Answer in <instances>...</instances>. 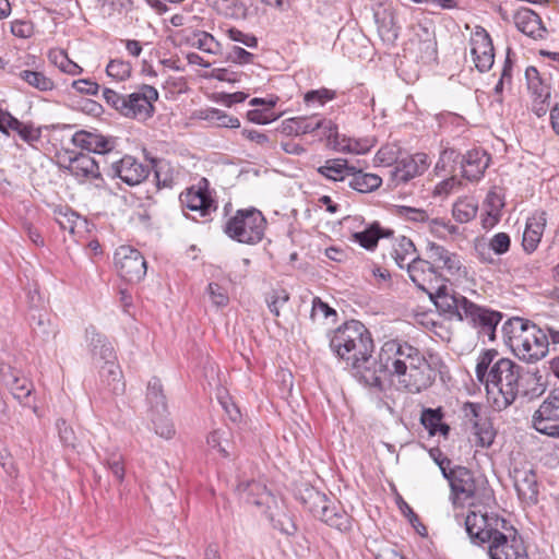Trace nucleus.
Instances as JSON below:
<instances>
[{"instance_id": "52", "label": "nucleus", "mask_w": 559, "mask_h": 559, "mask_svg": "<svg viewBox=\"0 0 559 559\" xmlns=\"http://www.w3.org/2000/svg\"><path fill=\"white\" fill-rule=\"evenodd\" d=\"M281 117L280 114H276L274 111V108L264 107V108H255L250 109L247 112V119L250 122L257 123V124H266L270 122H273L277 120Z\"/></svg>"}, {"instance_id": "51", "label": "nucleus", "mask_w": 559, "mask_h": 559, "mask_svg": "<svg viewBox=\"0 0 559 559\" xmlns=\"http://www.w3.org/2000/svg\"><path fill=\"white\" fill-rule=\"evenodd\" d=\"M429 229L438 237L445 238L448 235H457L459 227L444 218H428Z\"/></svg>"}, {"instance_id": "27", "label": "nucleus", "mask_w": 559, "mask_h": 559, "mask_svg": "<svg viewBox=\"0 0 559 559\" xmlns=\"http://www.w3.org/2000/svg\"><path fill=\"white\" fill-rule=\"evenodd\" d=\"M490 163V156L481 148H472L462 156L463 177L469 181L479 180Z\"/></svg>"}, {"instance_id": "45", "label": "nucleus", "mask_w": 559, "mask_h": 559, "mask_svg": "<svg viewBox=\"0 0 559 559\" xmlns=\"http://www.w3.org/2000/svg\"><path fill=\"white\" fill-rule=\"evenodd\" d=\"M19 76L28 85L41 92L51 91L55 87L53 81L39 71L23 70L19 73Z\"/></svg>"}, {"instance_id": "40", "label": "nucleus", "mask_w": 559, "mask_h": 559, "mask_svg": "<svg viewBox=\"0 0 559 559\" xmlns=\"http://www.w3.org/2000/svg\"><path fill=\"white\" fill-rule=\"evenodd\" d=\"M391 255L401 269L407 266L413 258H417L414 242L405 236L397 238L393 245Z\"/></svg>"}, {"instance_id": "20", "label": "nucleus", "mask_w": 559, "mask_h": 559, "mask_svg": "<svg viewBox=\"0 0 559 559\" xmlns=\"http://www.w3.org/2000/svg\"><path fill=\"white\" fill-rule=\"evenodd\" d=\"M520 500L528 506L538 502V484L534 469L528 464L515 465L510 472Z\"/></svg>"}, {"instance_id": "26", "label": "nucleus", "mask_w": 559, "mask_h": 559, "mask_svg": "<svg viewBox=\"0 0 559 559\" xmlns=\"http://www.w3.org/2000/svg\"><path fill=\"white\" fill-rule=\"evenodd\" d=\"M547 224V215L544 211L533 213L526 221L523 233V250L531 254L536 251L544 235Z\"/></svg>"}, {"instance_id": "18", "label": "nucleus", "mask_w": 559, "mask_h": 559, "mask_svg": "<svg viewBox=\"0 0 559 559\" xmlns=\"http://www.w3.org/2000/svg\"><path fill=\"white\" fill-rule=\"evenodd\" d=\"M407 272L413 283L423 292L430 293L444 277L437 271L431 259L413 258L407 263Z\"/></svg>"}, {"instance_id": "28", "label": "nucleus", "mask_w": 559, "mask_h": 559, "mask_svg": "<svg viewBox=\"0 0 559 559\" xmlns=\"http://www.w3.org/2000/svg\"><path fill=\"white\" fill-rule=\"evenodd\" d=\"M90 352L95 364L117 359L115 349L107 337L99 333L95 326L90 325L85 330Z\"/></svg>"}, {"instance_id": "13", "label": "nucleus", "mask_w": 559, "mask_h": 559, "mask_svg": "<svg viewBox=\"0 0 559 559\" xmlns=\"http://www.w3.org/2000/svg\"><path fill=\"white\" fill-rule=\"evenodd\" d=\"M451 487L453 504L463 506L475 497L478 489V480L472 471L463 466H455L447 476Z\"/></svg>"}, {"instance_id": "54", "label": "nucleus", "mask_w": 559, "mask_h": 559, "mask_svg": "<svg viewBox=\"0 0 559 559\" xmlns=\"http://www.w3.org/2000/svg\"><path fill=\"white\" fill-rule=\"evenodd\" d=\"M336 96L335 91L322 87L319 90H312L305 94L304 100L306 104H319L324 105L326 102L334 99Z\"/></svg>"}, {"instance_id": "3", "label": "nucleus", "mask_w": 559, "mask_h": 559, "mask_svg": "<svg viewBox=\"0 0 559 559\" xmlns=\"http://www.w3.org/2000/svg\"><path fill=\"white\" fill-rule=\"evenodd\" d=\"M512 352L526 362L537 361L546 356L549 345H559V329L547 326L546 332L536 324L521 318H513L504 326Z\"/></svg>"}, {"instance_id": "50", "label": "nucleus", "mask_w": 559, "mask_h": 559, "mask_svg": "<svg viewBox=\"0 0 559 559\" xmlns=\"http://www.w3.org/2000/svg\"><path fill=\"white\" fill-rule=\"evenodd\" d=\"M56 222L61 229L68 230L70 234H74L78 223L79 215L69 209H59L55 211Z\"/></svg>"}, {"instance_id": "53", "label": "nucleus", "mask_w": 559, "mask_h": 559, "mask_svg": "<svg viewBox=\"0 0 559 559\" xmlns=\"http://www.w3.org/2000/svg\"><path fill=\"white\" fill-rule=\"evenodd\" d=\"M395 214L406 221L415 223L428 222V214L423 209H416L405 205H399L395 207Z\"/></svg>"}, {"instance_id": "38", "label": "nucleus", "mask_w": 559, "mask_h": 559, "mask_svg": "<svg viewBox=\"0 0 559 559\" xmlns=\"http://www.w3.org/2000/svg\"><path fill=\"white\" fill-rule=\"evenodd\" d=\"M443 412L439 408H426L421 413L420 421L431 436L440 433L448 436L450 427L442 423Z\"/></svg>"}, {"instance_id": "39", "label": "nucleus", "mask_w": 559, "mask_h": 559, "mask_svg": "<svg viewBox=\"0 0 559 559\" xmlns=\"http://www.w3.org/2000/svg\"><path fill=\"white\" fill-rule=\"evenodd\" d=\"M187 40L192 47L206 53L215 56L222 53L223 47L221 43L207 32L195 31L188 37Z\"/></svg>"}, {"instance_id": "63", "label": "nucleus", "mask_w": 559, "mask_h": 559, "mask_svg": "<svg viewBox=\"0 0 559 559\" xmlns=\"http://www.w3.org/2000/svg\"><path fill=\"white\" fill-rule=\"evenodd\" d=\"M124 96L126 95H120L110 88H104L103 91V98L105 99L106 104L116 109L120 115H122L123 111Z\"/></svg>"}, {"instance_id": "47", "label": "nucleus", "mask_w": 559, "mask_h": 559, "mask_svg": "<svg viewBox=\"0 0 559 559\" xmlns=\"http://www.w3.org/2000/svg\"><path fill=\"white\" fill-rule=\"evenodd\" d=\"M473 428L477 438V444L483 448H489L495 440V430L487 420H475Z\"/></svg>"}, {"instance_id": "46", "label": "nucleus", "mask_w": 559, "mask_h": 559, "mask_svg": "<svg viewBox=\"0 0 559 559\" xmlns=\"http://www.w3.org/2000/svg\"><path fill=\"white\" fill-rule=\"evenodd\" d=\"M151 421L156 435L160 436L162 438L170 439L175 435V428L167 416V411H160V413H151Z\"/></svg>"}, {"instance_id": "7", "label": "nucleus", "mask_w": 559, "mask_h": 559, "mask_svg": "<svg viewBox=\"0 0 559 559\" xmlns=\"http://www.w3.org/2000/svg\"><path fill=\"white\" fill-rule=\"evenodd\" d=\"M461 308L463 313L460 321H466L468 325L475 329L478 337L495 341L497 325L502 319L501 312L479 306L471 300H463Z\"/></svg>"}, {"instance_id": "62", "label": "nucleus", "mask_w": 559, "mask_h": 559, "mask_svg": "<svg viewBox=\"0 0 559 559\" xmlns=\"http://www.w3.org/2000/svg\"><path fill=\"white\" fill-rule=\"evenodd\" d=\"M229 39L233 41L241 43L249 48H255L258 46V39L251 34L243 33L242 31L231 27L227 31Z\"/></svg>"}, {"instance_id": "22", "label": "nucleus", "mask_w": 559, "mask_h": 559, "mask_svg": "<svg viewBox=\"0 0 559 559\" xmlns=\"http://www.w3.org/2000/svg\"><path fill=\"white\" fill-rule=\"evenodd\" d=\"M428 296L440 312L448 314L450 318L455 317L457 320H460L463 313L461 308L463 300H468L465 296L452 293L447 286L445 281L428 293Z\"/></svg>"}, {"instance_id": "29", "label": "nucleus", "mask_w": 559, "mask_h": 559, "mask_svg": "<svg viewBox=\"0 0 559 559\" xmlns=\"http://www.w3.org/2000/svg\"><path fill=\"white\" fill-rule=\"evenodd\" d=\"M72 141L76 146L96 154H106L115 147L112 138L87 131L75 132Z\"/></svg>"}, {"instance_id": "24", "label": "nucleus", "mask_w": 559, "mask_h": 559, "mask_svg": "<svg viewBox=\"0 0 559 559\" xmlns=\"http://www.w3.org/2000/svg\"><path fill=\"white\" fill-rule=\"evenodd\" d=\"M513 21L516 28L527 37L540 40L547 36V28L540 16L528 8L519 9L513 15Z\"/></svg>"}, {"instance_id": "23", "label": "nucleus", "mask_w": 559, "mask_h": 559, "mask_svg": "<svg viewBox=\"0 0 559 559\" xmlns=\"http://www.w3.org/2000/svg\"><path fill=\"white\" fill-rule=\"evenodd\" d=\"M428 167L425 154H417L397 160L391 171L392 181L395 186L406 183L413 178L421 175Z\"/></svg>"}, {"instance_id": "57", "label": "nucleus", "mask_w": 559, "mask_h": 559, "mask_svg": "<svg viewBox=\"0 0 559 559\" xmlns=\"http://www.w3.org/2000/svg\"><path fill=\"white\" fill-rule=\"evenodd\" d=\"M11 33L19 38H29L34 34V24L29 20H14L11 22Z\"/></svg>"}, {"instance_id": "4", "label": "nucleus", "mask_w": 559, "mask_h": 559, "mask_svg": "<svg viewBox=\"0 0 559 559\" xmlns=\"http://www.w3.org/2000/svg\"><path fill=\"white\" fill-rule=\"evenodd\" d=\"M299 500L316 519L341 533L350 532L353 526L352 516L341 507L333 504L323 492L314 487H306L300 490Z\"/></svg>"}, {"instance_id": "14", "label": "nucleus", "mask_w": 559, "mask_h": 559, "mask_svg": "<svg viewBox=\"0 0 559 559\" xmlns=\"http://www.w3.org/2000/svg\"><path fill=\"white\" fill-rule=\"evenodd\" d=\"M527 88L533 98L532 110L537 117L546 115L549 108L551 87L549 76L542 74L535 67L525 71Z\"/></svg>"}, {"instance_id": "49", "label": "nucleus", "mask_w": 559, "mask_h": 559, "mask_svg": "<svg viewBox=\"0 0 559 559\" xmlns=\"http://www.w3.org/2000/svg\"><path fill=\"white\" fill-rule=\"evenodd\" d=\"M11 131H14L19 136L29 145H34L41 138V129L34 127L33 123H25L19 120V126L13 127Z\"/></svg>"}, {"instance_id": "15", "label": "nucleus", "mask_w": 559, "mask_h": 559, "mask_svg": "<svg viewBox=\"0 0 559 559\" xmlns=\"http://www.w3.org/2000/svg\"><path fill=\"white\" fill-rule=\"evenodd\" d=\"M488 555L490 559H530L524 542L513 526L512 531L507 530L489 544Z\"/></svg>"}, {"instance_id": "42", "label": "nucleus", "mask_w": 559, "mask_h": 559, "mask_svg": "<svg viewBox=\"0 0 559 559\" xmlns=\"http://www.w3.org/2000/svg\"><path fill=\"white\" fill-rule=\"evenodd\" d=\"M146 401L150 404L151 413H160V411L166 412V397L163 393V386L159 379L153 378L148 381Z\"/></svg>"}, {"instance_id": "64", "label": "nucleus", "mask_w": 559, "mask_h": 559, "mask_svg": "<svg viewBox=\"0 0 559 559\" xmlns=\"http://www.w3.org/2000/svg\"><path fill=\"white\" fill-rule=\"evenodd\" d=\"M254 59V55L247 51L245 48L239 46H234L231 51L229 52L227 60L238 63V64H249L252 63Z\"/></svg>"}, {"instance_id": "31", "label": "nucleus", "mask_w": 559, "mask_h": 559, "mask_svg": "<svg viewBox=\"0 0 559 559\" xmlns=\"http://www.w3.org/2000/svg\"><path fill=\"white\" fill-rule=\"evenodd\" d=\"M318 174L331 181H348L354 165L344 158L326 159L323 165L317 168Z\"/></svg>"}, {"instance_id": "30", "label": "nucleus", "mask_w": 559, "mask_h": 559, "mask_svg": "<svg viewBox=\"0 0 559 559\" xmlns=\"http://www.w3.org/2000/svg\"><path fill=\"white\" fill-rule=\"evenodd\" d=\"M484 211L481 223L484 228H492L501 217V210L504 206V194L501 188L492 187L485 200H484Z\"/></svg>"}, {"instance_id": "9", "label": "nucleus", "mask_w": 559, "mask_h": 559, "mask_svg": "<svg viewBox=\"0 0 559 559\" xmlns=\"http://www.w3.org/2000/svg\"><path fill=\"white\" fill-rule=\"evenodd\" d=\"M179 200L183 209L197 212L200 217H207L217 210V202L206 178H201L195 185L187 188L181 192Z\"/></svg>"}, {"instance_id": "12", "label": "nucleus", "mask_w": 559, "mask_h": 559, "mask_svg": "<svg viewBox=\"0 0 559 559\" xmlns=\"http://www.w3.org/2000/svg\"><path fill=\"white\" fill-rule=\"evenodd\" d=\"M0 378L2 383L11 391L12 395L20 404L31 407L33 412L39 416L37 405L31 402L34 384L29 379L24 377L21 370L2 362L0 364Z\"/></svg>"}, {"instance_id": "41", "label": "nucleus", "mask_w": 559, "mask_h": 559, "mask_svg": "<svg viewBox=\"0 0 559 559\" xmlns=\"http://www.w3.org/2000/svg\"><path fill=\"white\" fill-rule=\"evenodd\" d=\"M231 432L228 428L213 430L206 439L209 448L223 457L229 456Z\"/></svg>"}, {"instance_id": "61", "label": "nucleus", "mask_w": 559, "mask_h": 559, "mask_svg": "<svg viewBox=\"0 0 559 559\" xmlns=\"http://www.w3.org/2000/svg\"><path fill=\"white\" fill-rule=\"evenodd\" d=\"M319 314H322L324 319L330 317H337V313L333 308H331L326 302L322 301L320 297H314L312 300L310 318L314 320Z\"/></svg>"}, {"instance_id": "55", "label": "nucleus", "mask_w": 559, "mask_h": 559, "mask_svg": "<svg viewBox=\"0 0 559 559\" xmlns=\"http://www.w3.org/2000/svg\"><path fill=\"white\" fill-rule=\"evenodd\" d=\"M511 246V238L507 233L495 234L490 241L488 249L492 250L496 254L501 255L509 251Z\"/></svg>"}, {"instance_id": "25", "label": "nucleus", "mask_w": 559, "mask_h": 559, "mask_svg": "<svg viewBox=\"0 0 559 559\" xmlns=\"http://www.w3.org/2000/svg\"><path fill=\"white\" fill-rule=\"evenodd\" d=\"M66 169L80 182L103 180L98 163L91 155L85 153L70 157Z\"/></svg>"}, {"instance_id": "10", "label": "nucleus", "mask_w": 559, "mask_h": 559, "mask_svg": "<svg viewBox=\"0 0 559 559\" xmlns=\"http://www.w3.org/2000/svg\"><path fill=\"white\" fill-rule=\"evenodd\" d=\"M114 260L118 274L128 283H139L146 275V260L135 248L120 246L115 252Z\"/></svg>"}, {"instance_id": "11", "label": "nucleus", "mask_w": 559, "mask_h": 559, "mask_svg": "<svg viewBox=\"0 0 559 559\" xmlns=\"http://www.w3.org/2000/svg\"><path fill=\"white\" fill-rule=\"evenodd\" d=\"M158 99V92L154 86L143 84L138 91L124 96L122 116L145 121L154 114V103Z\"/></svg>"}, {"instance_id": "60", "label": "nucleus", "mask_w": 559, "mask_h": 559, "mask_svg": "<svg viewBox=\"0 0 559 559\" xmlns=\"http://www.w3.org/2000/svg\"><path fill=\"white\" fill-rule=\"evenodd\" d=\"M73 90L80 94L95 96L99 92V85L90 79L74 80L71 83Z\"/></svg>"}, {"instance_id": "44", "label": "nucleus", "mask_w": 559, "mask_h": 559, "mask_svg": "<svg viewBox=\"0 0 559 559\" xmlns=\"http://www.w3.org/2000/svg\"><path fill=\"white\" fill-rule=\"evenodd\" d=\"M202 118L219 128L237 129L240 127V120L237 117L229 116L225 111L217 108L206 109Z\"/></svg>"}, {"instance_id": "48", "label": "nucleus", "mask_w": 559, "mask_h": 559, "mask_svg": "<svg viewBox=\"0 0 559 559\" xmlns=\"http://www.w3.org/2000/svg\"><path fill=\"white\" fill-rule=\"evenodd\" d=\"M131 64L122 59H112L106 67L107 75L117 81L128 79L131 75Z\"/></svg>"}, {"instance_id": "34", "label": "nucleus", "mask_w": 559, "mask_h": 559, "mask_svg": "<svg viewBox=\"0 0 559 559\" xmlns=\"http://www.w3.org/2000/svg\"><path fill=\"white\" fill-rule=\"evenodd\" d=\"M478 209V201L474 197H460L452 205V216L456 223L466 224L477 216Z\"/></svg>"}, {"instance_id": "19", "label": "nucleus", "mask_w": 559, "mask_h": 559, "mask_svg": "<svg viewBox=\"0 0 559 559\" xmlns=\"http://www.w3.org/2000/svg\"><path fill=\"white\" fill-rule=\"evenodd\" d=\"M426 257L431 259L438 272L444 270L456 281L465 278L467 270L456 253L449 251L443 246L429 242L426 248Z\"/></svg>"}, {"instance_id": "59", "label": "nucleus", "mask_w": 559, "mask_h": 559, "mask_svg": "<svg viewBox=\"0 0 559 559\" xmlns=\"http://www.w3.org/2000/svg\"><path fill=\"white\" fill-rule=\"evenodd\" d=\"M107 467L112 473L118 481L124 479V464L123 459L119 453L110 454L106 460Z\"/></svg>"}, {"instance_id": "32", "label": "nucleus", "mask_w": 559, "mask_h": 559, "mask_svg": "<svg viewBox=\"0 0 559 559\" xmlns=\"http://www.w3.org/2000/svg\"><path fill=\"white\" fill-rule=\"evenodd\" d=\"M382 185V178L376 174L365 173L354 165V171L350 173L348 186L359 193H370L379 189Z\"/></svg>"}, {"instance_id": "6", "label": "nucleus", "mask_w": 559, "mask_h": 559, "mask_svg": "<svg viewBox=\"0 0 559 559\" xmlns=\"http://www.w3.org/2000/svg\"><path fill=\"white\" fill-rule=\"evenodd\" d=\"M464 524L471 540L476 545L493 544L499 534H506L507 530L512 531L509 521L493 513L471 511L466 515Z\"/></svg>"}, {"instance_id": "58", "label": "nucleus", "mask_w": 559, "mask_h": 559, "mask_svg": "<svg viewBox=\"0 0 559 559\" xmlns=\"http://www.w3.org/2000/svg\"><path fill=\"white\" fill-rule=\"evenodd\" d=\"M242 135L251 142L257 143L258 145L265 148H274L275 142L271 141L266 133L260 132L253 129H243L241 131Z\"/></svg>"}, {"instance_id": "35", "label": "nucleus", "mask_w": 559, "mask_h": 559, "mask_svg": "<svg viewBox=\"0 0 559 559\" xmlns=\"http://www.w3.org/2000/svg\"><path fill=\"white\" fill-rule=\"evenodd\" d=\"M153 169L158 188H171L178 180L179 170L167 159H153Z\"/></svg>"}, {"instance_id": "16", "label": "nucleus", "mask_w": 559, "mask_h": 559, "mask_svg": "<svg viewBox=\"0 0 559 559\" xmlns=\"http://www.w3.org/2000/svg\"><path fill=\"white\" fill-rule=\"evenodd\" d=\"M324 129V134L330 139L336 134V126L326 119L317 117H293L282 121L278 126L277 131L286 136H298L308 133H312L316 130Z\"/></svg>"}, {"instance_id": "36", "label": "nucleus", "mask_w": 559, "mask_h": 559, "mask_svg": "<svg viewBox=\"0 0 559 559\" xmlns=\"http://www.w3.org/2000/svg\"><path fill=\"white\" fill-rule=\"evenodd\" d=\"M99 374L102 380L107 383L109 390L114 394L123 392L124 382L122 381V371L117 364V359L103 362Z\"/></svg>"}, {"instance_id": "5", "label": "nucleus", "mask_w": 559, "mask_h": 559, "mask_svg": "<svg viewBox=\"0 0 559 559\" xmlns=\"http://www.w3.org/2000/svg\"><path fill=\"white\" fill-rule=\"evenodd\" d=\"M265 227L266 219L259 210L242 209L226 221L224 233L235 241L255 245L263 239Z\"/></svg>"}, {"instance_id": "43", "label": "nucleus", "mask_w": 559, "mask_h": 559, "mask_svg": "<svg viewBox=\"0 0 559 559\" xmlns=\"http://www.w3.org/2000/svg\"><path fill=\"white\" fill-rule=\"evenodd\" d=\"M49 61L60 71L69 75H79L83 72L82 67L72 61L62 49H51L48 53Z\"/></svg>"}, {"instance_id": "37", "label": "nucleus", "mask_w": 559, "mask_h": 559, "mask_svg": "<svg viewBox=\"0 0 559 559\" xmlns=\"http://www.w3.org/2000/svg\"><path fill=\"white\" fill-rule=\"evenodd\" d=\"M393 235V230L381 228L379 223H372L369 227H367L362 231L355 233L353 238L356 242H358L362 248L367 250H372L380 238L390 237Z\"/></svg>"}, {"instance_id": "2", "label": "nucleus", "mask_w": 559, "mask_h": 559, "mask_svg": "<svg viewBox=\"0 0 559 559\" xmlns=\"http://www.w3.org/2000/svg\"><path fill=\"white\" fill-rule=\"evenodd\" d=\"M477 380L485 385L488 400L496 411H503L520 394L526 395L524 383L532 378L520 365L509 358H499L495 349L484 350L475 368Z\"/></svg>"}, {"instance_id": "17", "label": "nucleus", "mask_w": 559, "mask_h": 559, "mask_svg": "<svg viewBox=\"0 0 559 559\" xmlns=\"http://www.w3.org/2000/svg\"><path fill=\"white\" fill-rule=\"evenodd\" d=\"M150 173L151 169L147 165L131 155H124L119 160L112 162L108 169L109 176L119 178L130 187L142 183Z\"/></svg>"}, {"instance_id": "56", "label": "nucleus", "mask_w": 559, "mask_h": 559, "mask_svg": "<svg viewBox=\"0 0 559 559\" xmlns=\"http://www.w3.org/2000/svg\"><path fill=\"white\" fill-rule=\"evenodd\" d=\"M207 292L211 298L212 304L215 307L222 308L226 307L229 302V297L224 287H222L217 283H210L207 286Z\"/></svg>"}, {"instance_id": "1", "label": "nucleus", "mask_w": 559, "mask_h": 559, "mask_svg": "<svg viewBox=\"0 0 559 559\" xmlns=\"http://www.w3.org/2000/svg\"><path fill=\"white\" fill-rule=\"evenodd\" d=\"M329 341L332 353L352 368L361 382L378 391H384L389 378L407 393L418 394L433 384L441 364L432 354L428 360L419 348L399 338L384 342L373 359L372 335L357 320L346 321L333 330Z\"/></svg>"}, {"instance_id": "21", "label": "nucleus", "mask_w": 559, "mask_h": 559, "mask_svg": "<svg viewBox=\"0 0 559 559\" xmlns=\"http://www.w3.org/2000/svg\"><path fill=\"white\" fill-rule=\"evenodd\" d=\"M469 44L473 61L478 71L490 70L495 61V52L489 33L483 26H475Z\"/></svg>"}, {"instance_id": "33", "label": "nucleus", "mask_w": 559, "mask_h": 559, "mask_svg": "<svg viewBox=\"0 0 559 559\" xmlns=\"http://www.w3.org/2000/svg\"><path fill=\"white\" fill-rule=\"evenodd\" d=\"M236 490L243 501L259 507L263 506L270 496L266 486L257 480L241 481Z\"/></svg>"}, {"instance_id": "8", "label": "nucleus", "mask_w": 559, "mask_h": 559, "mask_svg": "<svg viewBox=\"0 0 559 559\" xmlns=\"http://www.w3.org/2000/svg\"><path fill=\"white\" fill-rule=\"evenodd\" d=\"M532 427L542 435L559 438V388L550 391L534 412Z\"/></svg>"}]
</instances>
